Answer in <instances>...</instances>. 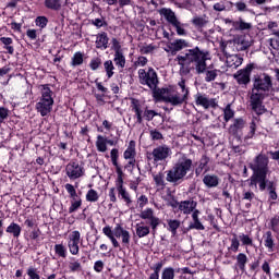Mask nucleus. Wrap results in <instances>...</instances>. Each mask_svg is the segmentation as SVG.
I'll use <instances>...</instances> for the list:
<instances>
[{
	"mask_svg": "<svg viewBox=\"0 0 279 279\" xmlns=\"http://www.w3.org/2000/svg\"><path fill=\"white\" fill-rule=\"evenodd\" d=\"M270 93H274V82L267 73H262L255 77L251 93V108L256 114H265L263 101Z\"/></svg>",
	"mask_w": 279,
	"mask_h": 279,
	"instance_id": "obj_1",
	"label": "nucleus"
},
{
	"mask_svg": "<svg viewBox=\"0 0 279 279\" xmlns=\"http://www.w3.org/2000/svg\"><path fill=\"white\" fill-rule=\"evenodd\" d=\"M213 57L208 50H202L199 47L187 50L185 54H179L177 57V62L180 65V74L189 75L191 73V62L194 63V69L198 75L206 73V62L211 60Z\"/></svg>",
	"mask_w": 279,
	"mask_h": 279,
	"instance_id": "obj_2",
	"label": "nucleus"
},
{
	"mask_svg": "<svg viewBox=\"0 0 279 279\" xmlns=\"http://www.w3.org/2000/svg\"><path fill=\"white\" fill-rule=\"evenodd\" d=\"M178 85L181 88V94L173 88L160 89L158 95L161 101H165V104H171V106H182V104L189 99V88H186L185 80L179 82Z\"/></svg>",
	"mask_w": 279,
	"mask_h": 279,
	"instance_id": "obj_3",
	"label": "nucleus"
},
{
	"mask_svg": "<svg viewBox=\"0 0 279 279\" xmlns=\"http://www.w3.org/2000/svg\"><path fill=\"white\" fill-rule=\"evenodd\" d=\"M192 168L193 160L186 157V155H180L172 169L167 172V182L175 184L177 182H180V180H184V178H186V173H189Z\"/></svg>",
	"mask_w": 279,
	"mask_h": 279,
	"instance_id": "obj_4",
	"label": "nucleus"
},
{
	"mask_svg": "<svg viewBox=\"0 0 279 279\" xmlns=\"http://www.w3.org/2000/svg\"><path fill=\"white\" fill-rule=\"evenodd\" d=\"M102 234L111 241L113 247H121V244L117 239H122L123 245H130V241L132 239L130 231L125 230L120 223L116 225L113 231L110 226L104 227Z\"/></svg>",
	"mask_w": 279,
	"mask_h": 279,
	"instance_id": "obj_5",
	"label": "nucleus"
},
{
	"mask_svg": "<svg viewBox=\"0 0 279 279\" xmlns=\"http://www.w3.org/2000/svg\"><path fill=\"white\" fill-rule=\"evenodd\" d=\"M171 148L167 145L158 146L148 154V160H153V165H159V162H165L167 158L171 156Z\"/></svg>",
	"mask_w": 279,
	"mask_h": 279,
	"instance_id": "obj_6",
	"label": "nucleus"
},
{
	"mask_svg": "<svg viewBox=\"0 0 279 279\" xmlns=\"http://www.w3.org/2000/svg\"><path fill=\"white\" fill-rule=\"evenodd\" d=\"M138 77L141 84H143L144 86H148L151 89L158 86V74L151 68L147 72L145 71V69H140Z\"/></svg>",
	"mask_w": 279,
	"mask_h": 279,
	"instance_id": "obj_7",
	"label": "nucleus"
},
{
	"mask_svg": "<svg viewBox=\"0 0 279 279\" xmlns=\"http://www.w3.org/2000/svg\"><path fill=\"white\" fill-rule=\"evenodd\" d=\"M85 173L84 165L80 161H70L65 167V175L69 180H80V178H84Z\"/></svg>",
	"mask_w": 279,
	"mask_h": 279,
	"instance_id": "obj_8",
	"label": "nucleus"
},
{
	"mask_svg": "<svg viewBox=\"0 0 279 279\" xmlns=\"http://www.w3.org/2000/svg\"><path fill=\"white\" fill-rule=\"evenodd\" d=\"M269 158L265 155H258L251 163L250 168L253 172L269 173Z\"/></svg>",
	"mask_w": 279,
	"mask_h": 279,
	"instance_id": "obj_9",
	"label": "nucleus"
},
{
	"mask_svg": "<svg viewBox=\"0 0 279 279\" xmlns=\"http://www.w3.org/2000/svg\"><path fill=\"white\" fill-rule=\"evenodd\" d=\"M123 158L125 160H129V162L125 166V169L128 171H132L136 165V142L130 141L128 148L123 153Z\"/></svg>",
	"mask_w": 279,
	"mask_h": 279,
	"instance_id": "obj_10",
	"label": "nucleus"
},
{
	"mask_svg": "<svg viewBox=\"0 0 279 279\" xmlns=\"http://www.w3.org/2000/svg\"><path fill=\"white\" fill-rule=\"evenodd\" d=\"M80 241H82V234L80 231H72L68 238V248L72 256L80 254Z\"/></svg>",
	"mask_w": 279,
	"mask_h": 279,
	"instance_id": "obj_11",
	"label": "nucleus"
},
{
	"mask_svg": "<svg viewBox=\"0 0 279 279\" xmlns=\"http://www.w3.org/2000/svg\"><path fill=\"white\" fill-rule=\"evenodd\" d=\"M259 191H265L267 189V172H253L250 179V186L258 189Z\"/></svg>",
	"mask_w": 279,
	"mask_h": 279,
	"instance_id": "obj_12",
	"label": "nucleus"
},
{
	"mask_svg": "<svg viewBox=\"0 0 279 279\" xmlns=\"http://www.w3.org/2000/svg\"><path fill=\"white\" fill-rule=\"evenodd\" d=\"M195 101L196 106H202L205 110H208V108H217V99L209 98L204 94H196Z\"/></svg>",
	"mask_w": 279,
	"mask_h": 279,
	"instance_id": "obj_13",
	"label": "nucleus"
},
{
	"mask_svg": "<svg viewBox=\"0 0 279 279\" xmlns=\"http://www.w3.org/2000/svg\"><path fill=\"white\" fill-rule=\"evenodd\" d=\"M141 219H146L153 230H156L160 226V218L154 215V209L147 208L140 214Z\"/></svg>",
	"mask_w": 279,
	"mask_h": 279,
	"instance_id": "obj_14",
	"label": "nucleus"
},
{
	"mask_svg": "<svg viewBox=\"0 0 279 279\" xmlns=\"http://www.w3.org/2000/svg\"><path fill=\"white\" fill-rule=\"evenodd\" d=\"M189 47V41L184 39H175L174 41L168 44L166 51H171V53H178V51H182V49H186Z\"/></svg>",
	"mask_w": 279,
	"mask_h": 279,
	"instance_id": "obj_15",
	"label": "nucleus"
},
{
	"mask_svg": "<svg viewBox=\"0 0 279 279\" xmlns=\"http://www.w3.org/2000/svg\"><path fill=\"white\" fill-rule=\"evenodd\" d=\"M39 90H40V95H41L39 100L46 101V102L52 104V105L54 104L53 92L51 90V87H49V85H40Z\"/></svg>",
	"mask_w": 279,
	"mask_h": 279,
	"instance_id": "obj_16",
	"label": "nucleus"
},
{
	"mask_svg": "<svg viewBox=\"0 0 279 279\" xmlns=\"http://www.w3.org/2000/svg\"><path fill=\"white\" fill-rule=\"evenodd\" d=\"M35 108L41 117H47V114H50V112L53 110V104L47 102L45 100H39L36 104Z\"/></svg>",
	"mask_w": 279,
	"mask_h": 279,
	"instance_id": "obj_17",
	"label": "nucleus"
},
{
	"mask_svg": "<svg viewBox=\"0 0 279 279\" xmlns=\"http://www.w3.org/2000/svg\"><path fill=\"white\" fill-rule=\"evenodd\" d=\"M195 208H197V202L195 201H181L179 203V210L183 213V215H191Z\"/></svg>",
	"mask_w": 279,
	"mask_h": 279,
	"instance_id": "obj_18",
	"label": "nucleus"
},
{
	"mask_svg": "<svg viewBox=\"0 0 279 279\" xmlns=\"http://www.w3.org/2000/svg\"><path fill=\"white\" fill-rule=\"evenodd\" d=\"M234 45L238 51H245L252 47V40L247 36H240L235 38Z\"/></svg>",
	"mask_w": 279,
	"mask_h": 279,
	"instance_id": "obj_19",
	"label": "nucleus"
},
{
	"mask_svg": "<svg viewBox=\"0 0 279 279\" xmlns=\"http://www.w3.org/2000/svg\"><path fill=\"white\" fill-rule=\"evenodd\" d=\"M250 73H252V68H246L244 70L238 71L234 77L240 84H250Z\"/></svg>",
	"mask_w": 279,
	"mask_h": 279,
	"instance_id": "obj_20",
	"label": "nucleus"
},
{
	"mask_svg": "<svg viewBox=\"0 0 279 279\" xmlns=\"http://www.w3.org/2000/svg\"><path fill=\"white\" fill-rule=\"evenodd\" d=\"M226 64L229 66V69H239V66L243 64V57L230 54L227 57Z\"/></svg>",
	"mask_w": 279,
	"mask_h": 279,
	"instance_id": "obj_21",
	"label": "nucleus"
},
{
	"mask_svg": "<svg viewBox=\"0 0 279 279\" xmlns=\"http://www.w3.org/2000/svg\"><path fill=\"white\" fill-rule=\"evenodd\" d=\"M116 189L118 191L119 197L125 202V204L130 205L132 204V198L130 197V193H128V190L125 186H123V183H116Z\"/></svg>",
	"mask_w": 279,
	"mask_h": 279,
	"instance_id": "obj_22",
	"label": "nucleus"
},
{
	"mask_svg": "<svg viewBox=\"0 0 279 279\" xmlns=\"http://www.w3.org/2000/svg\"><path fill=\"white\" fill-rule=\"evenodd\" d=\"M159 14L160 16L166 19V21H168L170 25H173L178 21L175 13L171 9L162 8L161 10H159Z\"/></svg>",
	"mask_w": 279,
	"mask_h": 279,
	"instance_id": "obj_23",
	"label": "nucleus"
},
{
	"mask_svg": "<svg viewBox=\"0 0 279 279\" xmlns=\"http://www.w3.org/2000/svg\"><path fill=\"white\" fill-rule=\"evenodd\" d=\"M204 73L205 82H215L217 80V76L221 73V71L213 69V65H207Z\"/></svg>",
	"mask_w": 279,
	"mask_h": 279,
	"instance_id": "obj_24",
	"label": "nucleus"
},
{
	"mask_svg": "<svg viewBox=\"0 0 279 279\" xmlns=\"http://www.w3.org/2000/svg\"><path fill=\"white\" fill-rule=\"evenodd\" d=\"M262 239L265 247L268 248V252H274V247L276 246V243H275L274 234L271 233V231H267L266 233H264Z\"/></svg>",
	"mask_w": 279,
	"mask_h": 279,
	"instance_id": "obj_25",
	"label": "nucleus"
},
{
	"mask_svg": "<svg viewBox=\"0 0 279 279\" xmlns=\"http://www.w3.org/2000/svg\"><path fill=\"white\" fill-rule=\"evenodd\" d=\"M203 183L207 189H215V186H219V177L215 174H207L203 178Z\"/></svg>",
	"mask_w": 279,
	"mask_h": 279,
	"instance_id": "obj_26",
	"label": "nucleus"
},
{
	"mask_svg": "<svg viewBox=\"0 0 279 279\" xmlns=\"http://www.w3.org/2000/svg\"><path fill=\"white\" fill-rule=\"evenodd\" d=\"M97 49H108V34L101 33L96 36Z\"/></svg>",
	"mask_w": 279,
	"mask_h": 279,
	"instance_id": "obj_27",
	"label": "nucleus"
},
{
	"mask_svg": "<svg viewBox=\"0 0 279 279\" xmlns=\"http://www.w3.org/2000/svg\"><path fill=\"white\" fill-rule=\"evenodd\" d=\"M96 148L101 154H105V151H108V138H106L102 135H98L96 140Z\"/></svg>",
	"mask_w": 279,
	"mask_h": 279,
	"instance_id": "obj_28",
	"label": "nucleus"
},
{
	"mask_svg": "<svg viewBox=\"0 0 279 279\" xmlns=\"http://www.w3.org/2000/svg\"><path fill=\"white\" fill-rule=\"evenodd\" d=\"M135 232L138 239H144L149 234V227L145 226V222H140L135 227Z\"/></svg>",
	"mask_w": 279,
	"mask_h": 279,
	"instance_id": "obj_29",
	"label": "nucleus"
},
{
	"mask_svg": "<svg viewBox=\"0 0 279 279\" xmlns=\"http://www.w3.org/2000/svg\"><path fill=\"white\" fill-rule=\"evenodd\" d=\"M138 49H140V53L147 56L149 53H154V51L158 49V46L154 44H140Z\"/></svg>",
	"mask_w": 279,
	"mask_h": 279,
	"instance_id": "obj_30",
	"label": "nucleus"
},
{
	"mask_svg": "<svg viewBox=\"0 0 279 279\" xmlns=\"http://www.w3.org/2000/svg\"><path fill=\"white\" fill-rule=\"evenodd\" d=\"M21 226L15 222H11L10 226L7 227L8 234H12L14 239H19L21 236Z\"/></svg>",
	"mask_w": 279,
	"mask_h": 279,
	"instance_id": "obj_31",
	"label": "nucleus"
},
{
	"mask_svg": "<svg viewBox=\"0 0 279 279\" xmlns=\"http://www.w3.org/2000/svg\"><path fill=\"white\" fill-rule=\"evenodd\" d=\"M132 110L135 112L136 123H143V110L141 109V104H138V100H133Z\"/></svg>",
	"mask_w": 279,
	"mask_h": 279,
	"instance_id": "obj_32",
	"label": "nucleus"
},
{
	"mask_svg": "<svg viewBox=\"0 0 279 279\" xmlns=\"http://www.w3.org/2000/svg\"><path fill=\"white\" fill-rule=\"evenodd\" d=\"M172 27H174L178 36H187L189 32L186 31V27H189L187 24H182L177 20L173 24Z\"/></svg>",
	"mask_w": 279,
	"mask_h": 279,
	"instance_id": "obj_33",
	"label": "nucleus"
},
{
	"mask_svg": "<svg viewBox=\"0 0 279 279\" xmlns=\"http://www.w3.org/2000/svg\"><path fill=\"white\" fill-rule=\"evenodd\" d=\"M0 41L2 43V45H4V49H7L8 53H10V56L14 54V47L12 46V43H14V40L11 37H1Z\"/></svg>",
	"mask_w": 279,
	"mask_h": 279,
	"instance_id": "obj_34",
	"label": "nucleus"
},
{
	"mask_svg": "<svg viewBox=\"0 0 279 279\" xmlns=\"http://www.w3.org/2000/svg\"><path fill=\"white\" fill-rule=\"evenodd\" d=\"M181 222L180 220L169 219L168 220V230L171 232L172 236L178 234V228H180Z\"/></svg>",
	"mask_w": 279,
	"mask_h": 279,
	"instance_id": "obj_35",
	"label": "nucleus"
},
{
	"mask_svg": "<svg viewBox=\"0 0 279 279\" xmlns=\"http://www.w3.org/2000/svg\"><path fill=\"white\" fill-rule=\"evenodd\" d=\"M45 8L58 11L62 8V0H45Z\"/></svg>",
	"mask_w": 279,
	"mask_h": 279,
	"instance_id": "obj_36",
	"label": "nucleus"
},
{
	"mask_svg": "<svg viewBox=\"0 0 279 279\" xmlns=\"http://www.w3.org/2000/svg\"><path fill=\"white\" fill-rule=\"evenodd\" d=\"M113 62L119 69H125V56H123V52H114Z\"/></svg>",
	"mask_w": 279,
	"mask_h": 279,
	"instance_id": "obj_37",
	"label": "nucleus"
},
{
	"mask_svg": "<svg viewBox=\"0 0 279 279\" xmlns=\"http://www.w3.org/2000/svg\"><path fill=\"white\" fill-rule=\"evenodd\" d=\"M104 69L108 80H110L114 75V63H112V60L105 61Z\"/></svg>",
	"mask_w": 279,
	"mask_h": 279,
	"instance_id": "obj_38",
	"label": "nucleus"
},
{
	"mask_svg": "<svg viewBox=\"0 0 279 279\" xmlns=\"http://www.w3.org/2000/svg\"><path fill=\"white\" fill-rule=\"evenodd\" d=\"M84 64V53L75 52L71 59V66H80Z\"/></svg>",
	"mask_w": 279,
	"mask_h": 279,
	"instance_id": "obj_39",
	"label": "nucleus"
},
{
	"mask_svg": "<svg viewBox=\"0 0 279 279\" xmlns=\"http://www.w3.org/2000/svg\"><path fill=\"white\" fill-rule=\"evenodd\" d=\"M236 265L241 271H245V265H247V255L245 253H239L236 256Z\"/></svg>",
	"mask_w": 279,
	"mask_h": 279,
	"instance_id": "obj_40",
	"label": "nucleus"
},
{
	"mask_svg": "<svg viewBox=\"0 0 279 279\" xmlns=\"http://www.w3.org/2000/svg\"><path fill=\"white\" fill-rule=\"evenodd\" d=\"M153 180L159 189H165V174L162 172L153 173Z\"/></svg>",
	"mask_w": 279,
	"mask_h": 279,
	"instance_id": "obj_41",
	"label": "nucleus"
},
{
	"mask_svg": "<svg viewBox=\"0 0 279 279\" xmlns=\"http://www.w3.org/2000/svg\"><path fill=\"white\" fill-rule=\"evenodd\" d=\"M239 239H240L242 245H244L245 247H254V240L252 239V236H250L245 233H241L239 235Z\"/></svg>",
	"mask_w": 279,
	"mask_h": 279,
	"instance_id": "obj_42",
	"label": "nucleus"
},
{
	"mask_svg": "<svg viewBox=\"0 0 279 279\" xmlns=\"http://www.w3.org/2000/svg\"><path fill=\"white\" fill-rule=\"evenodd\" d=\"M80 208H82V198L71 199V206L69 207L70 215L76 213Z\"/></svg>",
	"mask_w": 279,
	"mask_h": 279,
	"instance_id": "obj_43",
	"label": "nucleus"
},
{
	"mask_svg": "<svg viewBox=\"0 0 279 279\" xmlns=\"http://www.w3.org/2000/svg\"><path fill=\"white\" fill-rule=\"evenodd\" d=\"M65 191L69 193L71 199H81L80 195H77V191L75 190V186L71 183L65 184Z\"/></svg>",
	"mask_w": 279,
	"mask_h": 279,
	"instance_id": "obj_44",
	"label": "nucleus"
},
{
	"mask_svg": "<svg viewBox=\"0 0 279 279\" xmlns=\"http://www.w3.org/2000/svg\"><path fill=\"white\" fill-rule=\"evenodd\" d=\"M243 125H245V122L243 121V119H235L233 122V125L230 126V132L232 134H236L239 130L243 129Z\"/></svg>",
	"mask_w": 279,
	"mask_h": 279,
	"instance_id": "obj_45",
	"label": "nucleus"
},
{
	"mask_svg": "<svg viewBox=\"0 0 279 279\" xmlns=\"http://www.w3.org/2000/svg\"><path fill=\"white\" fill-rule=\"evenodd\" d=\"M147 62H149V60L147 59V57H143L140 56L135 59V61L133 62V66L135 69H141L143 66H147Z\"/></svg>",
	"mask_w": 279,
	"mask_h": 279,
	"instance_id": "obj_46",
	"label": "nucleus"
},
{
	"mask_svg": "<svg viewBox=\"0 0 279 279\" xmlns=\"http://www.w3.org/2000/svg\"><path fill=\"white\" fill-rule=\"evenodd\" d=\"M161 279H175V269L167 267L162 270Z\"/></svg>",
	"mask_w": 279,
	"mask_h": 279,
	"instance_id": "obj_47",
	"label": "nucleus"
},
{
	"mask_svg": "<svg viewBox=\"0 0 279 279\" xmlns=\"http://www.w3.org/2000/svg\"><path fill=\"white\" fill-rule=\"evenodd\" d=\"M86 202H99V193H97V191H95L94 189H90L87 193H86Z\"/></svg>",
	"mask_w": 279,
	"mask_h": 279,
	"instance_id": "obj_48",
	"label": "nucleus"
},
{
	"mask_svg": "<svg viewBox=\"0 0 279 279\" xmlns=\"http://www.w3.org/2000/svg\"><path fill=\"white\" fill-rule=\"evenodd\" d=\"M192 23L195 27H204L208 23V19L206 16H195Z\"/></svg>",
	"mask_w": 279,
	"mask_h": 279,
	"instance_id": "obj_49",
	"label": "nucleus"
},
{
	"mask_svg": "<svg viewBox=\"0 0 279 279\" xmlns=\"http://www.w3.org/2000/svg\"><path fill=\"white\" fill-rule=\"evenodd\" d=\"M26 276L27 278L25 279H40V274L38 272V269L34 267H29L26 270Z\"/></svg>",
	"mask_w": 279,
	"mask_h": 279,
	"instance_id": "obj_50",
	"label": "nucleus"
},
{
	"mask_svg": "<svg viewBox=\"0 0 279 279\" xmlns=\"http://www.w3.org/2000/svg\"><path fill=\"white\" fill-rule=\"evenodd\" d=\"M235 32L243 31V29H250L252 27V24L243 22L242 20L238 21V23L232 24Z\"/></svg>",
	"mask_w": 279,
	"mask_h": 279,
	"instance_id": "obj_51",
	"label": "nucleus"
},
{
	"mask_svg": "<svg viewBox=\"0 0 279 279\" xmlns=\"http://www.w3.org/2000/svg\"><path fill=\"white\" fill-rule=\"evenodd\" d=\"M48 23H49V20L47 19V16H37L35 20V25L37 27H40V29H45Z\"/></svg>",
	"mask_w": 279,
	"mask_h": 279,
	"instance_id": "obj_52",
	"label": "nucleus"
},
{
	"mask_svg": "<svg viewBox=\"0 0 279 279\" xmlns=\"http://www.w3.org/2000/svg\"><path fill=\"white\" fill-rule=\"evenodd\" d=\"M54 252L58 254L61 258H65L66 256V246L63 244H56L54 245Z\"/></svg>",
	"mask_w": 279,
	"mask_h": 279,
	"instance_id": "obj_53",
	"label": "nucleus"
},
{
	"mask_svg": "<svg viewBox=\"0 0 279 279\" xmlns=\"http://www.w3.org/2000/svg\"><path fill=\"white\" fill-rule=\"evenodd\" d=\"M100 66H101V58L96 57L90 60L89 69H92V71H97V69H99Z\"/></svg>",
	"mask_w": 279,
	"mask_h": 279,
	"instance_id": "obj_54",
	"label": "nucleus"
},
{
	"mask_svg": "<svg viewBox=\"0 0 279 279\" xmlns=\"http://www.w3.org/2000/svg\"><path fill=\"white\" fill-rule=\"evenodd\" d=\"M241 246V242H239V238H236V235H234L232 239H231V245L229 247V250H231V252H239V247Z\"/></svg>",
	"mask_w": 279,
	"mask_h": 279,
	"instance_id": "obj_55",
	"label": "nucleus"
},
{
	"mask_svg": "<svg viewBox=\"0 0 279 279\" xmlns=\"http://www.w3.org/2000/svg\"><path fill=\"white\" fill-rule=\"evenodd\" d=\"M223 114H225V121L227 122L234 117V110H232L230 105H227V107L223 110Z\"/></svg>",
	"mask_w": 279,
	"mask_h": 279,
	"instance_id": "obj_56",
	"label": "nucleus"
},
{
	"mask_svg": "<svg viewBox=\"0 0 279 279\" xmlns=\"http://www.w3.org/2000/svg\"><path fill=\"white\" fill-rule=\"evenodd\" d=\"M190 230H205L204 225L199 220H193L190 225Z\"/></svg>",
	"mask_w": 279,
	"mask_h": 279,
	"instance_id": "obj_57",
	"label": "nucleus"
},
{
	"mask_svg": "<svg viewBox=\"0 0 279 279\" xmlns=\"http://www.w3.org/2000/svg\"><path fill=\"white\" fill-rule=\"evenodd\" d=\"M10 114V110L5 109L4 107H0V124L8 119Z\"/></svg>",
	"mask_w": 279,
	"mask_h": 279,
	"instance_id": "obj_58",
	"label": "nucleus"
},
{
	"mask_svg": "<svg viewBox=\"0 0 279 279\" xmlns=\"http://www.w3.org/2000/svg\"><path fill=\"white\" fill-rule=\"evenodd\" d=\"M254 134H256V123L252 122L250 125V132L245 136V141H250V138H254Z\"/></svg>",
	"mask_w": 279,
	"mask_h": 279,
	"instance_id": "obj_59",
	"label": "nucleus"
},
{
	"mask_svg": "<svg viewBox=\"0 0 279 279\" xmlns=\"http://www.w3.org/2000/svg\"><path fill=\"white\" fill-rule=\"evenodd\" d=\"M270 228L272 232H278L279 230V217H275L270 220Z\"/></svg>",
	"mask_w": 279,
	"mask_h": 279,
	"instance_id": "obj_60",
	"label": "nucleus"
},
{
	"mask_svg": "<svg viewBox=\"0 0 279 279\" xmlns=\"http://www.w3.org/2000/svg\"><path fill=\"white\" fill-rule=\"evenodd\" d=\"M70 271H80L82 269V264L80 262L74 260L69 264Z\"/></svg>",
	"mask_w": 279,
	"mask_h": 279,
	"instance_id": "obj_61",
	"label": "nucleus"
},
{
	"mask_svg": "<svg viewBox=\"0 0 279 279\" xmlns=\"http://www.w3.org/2000/svg\"><path fill=\"white\" fill-rule=\"evenodd\" d=\"M144 117H145L146 121H151L154 119V117H158V113L154 110H146L144 112Z\"/></svg>",
	"mask_w": 279,
	"mask_h": 279,
	"instance_id": "obj_62",
	"label": "nucleus"
},
{
	"mask_svg": "<svg viewBox=\"0 0 279 279\" xmlns=\"http://www.w3.org/2000/svg\"><path fill=\"white\" fill-rule=\"evenodd\" d=\"M94 271H96L97 274H101L104 271V262L102 260L95 262Z\"/></svg>",
	"mask_w": 279,
	"mask_h": 279,
	"instance_id": "obj_63",
	"label": "nucleus"
},
{
	"mask_svg": "<svg viewBox=\"0 0 279 279\" xmlns=\"http://www.w3.org/2000/svg\"><path fill=\"white\" fill-rule=\"evenodd\" d=\"M40 229H35L31 231V233L28 234V239H31V241H36L40 236Z\"/></svg>",
	"mask_w": 279,
	"mask_h": 279,
	"instance_id": "obj_64",
	"label": "nucleus"
}]
</instances>
